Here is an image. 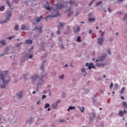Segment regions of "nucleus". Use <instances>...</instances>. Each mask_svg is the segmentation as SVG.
Segmentation results:
<instances>
[{"label":"nucleus","instance_id":"680f3d73","mask_svg":"<svg viewBox=\"0 0 127 127\" xmlns=\"http://www.w3.org/2000/svg\"><path fill=\"white\" fill-rule=\"evenodd\" d=\"M65 66L67 67H68V65L67 64H65V66H64V67H65Z\"/></svg>","mask_w":127,"mask_h":127},{"label":"nucleus","instance_id":"39448f33","mask_svg":"<svg viewBox=\"0 0 127 127\" xmlns=\"http://www.w3.org/2000/svg\"><path fill=\"white\" fill-rule=\"evenodd\" d=\"M12 16V14L11 12H7V14H6V20L2 22V23H4L7 22L8 20H9V18L11 17Z\"/></svg>","mask_w":127,"mask_h":127},{"label":"nucleus","instance_id":"6ab92c4d","mask_svg":"<svg viewBox=\"0 0 127 127\" xmlns=\"http://www.w3.org/2000/svg\"><path fill=\"white\" fill-rule=\"evenodd\" d=\"M21 30H26L27 29H26V26L24 25H21Z\"/></svg>","mask_w":127,"mask_h":127},{"label":"nucleus","instance_id":"e433bc0d","mask_svg":"<svg viewBox=\"0 0 127 127\" xmlns=\"http://www.w3.org/2000/svg\"><path fill=\"white\" fill-rule=\"evenodd\" d=\"M59 77L60 79H62L64 78V75L63 74L61 76H59Z\"/></svg>","mask_w":127,"mask_h":127},{"label":"nucleus","instance_id":"f3484780","mask_svg":"<svg viewBox=\"0 0 127 127\" xmlns=\"http://www.w3.org/2000/svg\"><path fill=\"white\" fill-rule=\"evenodd\" d=\"M35 29L38 30L40 33H41L42 31V28L41 27H36Z\"/></svg>","mask_w":127,"mask_h":127},{"label":"nucleus","instance_id":"2f4dec72","mask_svg":"<svg viewBox=\"0 0 127 127\" xmlns=\"http://www.w3.org/2000/svg\"><path fill=\"white\" fill-rule=\"evenodd\" d=\"M49 104H45V108H48V107H49Z\"/></svg>","mask_w":127,"mask_h":127},{"label":"nucleus","instance_id":"bb28decb","mask_svg":"<svg viewBox=\"0 0 127 127\" xmlns=\"http://www.w3.org/2000/svg\"><path fill=\"white\" fill-rule=\"evenodd\" d=\"M125 90V88L123 87L122 89V90L120 92V93L121 94H123L124 93Z\"/></svg>","mask_w":127,"mask_h":127},{"label":"nucleus","instance_id":"6e6d98bb","mask_svg":"<svg viewBox=\"0 0 127 127\" xmlns=\"http://www.w3.org/2000/svg\"><path fill=\"white\" fill-rule=\"evenodd\" d=\"M60 101H61L60 100L58 101L57 102V103H56V104H57L59 103V102H60Z\"/></svg>","mask_w":127,"mask_h":127},{"label":"nucleus","instance_id":"e2e57ef3","mask_svg":"<svg viewBox=\"0 0 127 127\" xmlns=\"http://www.w3.org/2000/svg\"><path fill=\"white\" fill-rule=\"evenodd\" d=\"M124 112H125V113H127V111H126V110H124Z\"/></svg>","mask_w":127,"mask_h":127},{"label":"nucleus","instance_id":"f03ea898","mask_svg":"<svg viewBox=\"0 0 127 127\" xmlns=\"http://www.w3.org/2000/svg\"><path fill=\"white\" fill-rule=\"evenodd\" d=\"M56 10L57 11V14L53 16L54 17H57L59 16V12L58 11V10L61 9L62 7H63V4H62L61 3H58V4H56Z\"/></svg>","mask_w":127,"mask_h":127},{"label":"nucleus","instance_id":"72a5a7b5","mask_svg":"<svg viewBox=\"0 0 127 127\" xmlns=\"http://www.w3.org/2000/svg\"><path fill=\"white\" fill-rule=\"evenodd\" d=\"M66 30H67V31L68 32H70V26H67V27H66Z\"/></svg>","mask_w":127,"mask_h":127},{"label":"nucleus","instance_id":"de8ad7c7","mask_svg":"<svg viewBox=\"0 0 127 127\" xmlns=\"http://www.w3.org/2000/svg\"><path fill=\"white\" fill-rule=\"evenodd\" d=\"M26 77V75H24L23 77H21V79H25V78Z\"/></svg>","mask_w":127,"mask_h":127},{"label":"nucleus","instance_id":"1a4fd4ad","mask_svg":"<svg viewBox=\"0 0 127 127\" xmlns=\"http://www.w3.org/2000/svg\"><path fill=\"white\" fill-rule=\"evenodd\" d=\"M125 114V110H124L123 111H119L118 115L120 117H122Z\"/></svg>","mask_w":127,"mask_h":127},{"label":"nucleus","instance_id":"338daca9","mask_svg":"<svg viewBox=\"0 0 127 127\" xmlns=\"http://www.w3.org/2000/svg\"><path fill=\"white\" fill-rule=\"evenodd\" d=\"M80 23L84 24V22H80Z\"/></svg>","mask_w":127,"mask_h":127},{"label":"nucleus","instance_id":"4468645a","mask_svg":"<svg viewBox=\"0 0 127 127\" xmlns=\"http://www.w3.org/2000/svg\"><path fill=\"white\" fill-rule=\"evenodd\" d=\"M33 41L31 40H27L26 41V44H32Z\"/></svg>","mask_w":127,"mask_h":127},{"label":"nucleus","instance_id":"603ef678","mask_svg":"<svg viewBox=\"0 0 127 127\" xmlns=\"http://www.w3.org/2000/svg\"><path fill=\"white\" fill-rule=\"evenodd\" d=\"M118 1L121 2H123L124 0H118Z\"/></svg>","mask_w":127,"mask_h":127},{"label":"nucleus","instance_id":"a19ab883","mask_svg":"<svg viewBox=\"0 0 127 127\" xmlns=\"http://www.w3.org/2000/svg\"><path fill=\"white\" fill-rule=\"evenodd\" d=\"M107 52L108 53V54H109V55L111 54V51H110V50L109 49L108 50Z\"/></svg>","mask_w":127,"mask_h":127},{"label":"nucleus","instance_id":"13d9d810","mask_svg":"<svg viewBox=\"0 0 127 127\" xmlns=\"http://www.w3.org/2000/svg\"><path fill=\"white\" fill-rule=\"evenodd\" d=\"M113 40V38H111V39H110V41H112Z\"/></svg>","mask_w":127,"mask_h":127},{"label":"nucleus","instance_id":"f8f14e48","mask_svg":"<svg viewBox=\"0 0 127 127\" xmlns=\"http://www.w3.org/2000/svg\"><path fill=\"white\" fill-rule=\"evenodd\" d=\"M42 18H43V16H41L38 17L36 20V22H41L42 21Z\"/></svg>","mask_w":127,"mask_h":127},{"label":"nucleus","instance_id":"a211bd4d","mask_svg":"<svg viewBox=\"0 0 127 127\" xmlns=\"http://www.w3.org/2000/svg\"><path fill=\"white\" fill-rule=\"evenodd\" d=\"M0 43L3 46H5L6 44V43L5 42V40L0 41Z\"/></svg>","mask_w":127,"mask_h":127},{"label":"nucleus","instance_id":"09e8293b","mask_svg":"<svg viewBox=\"0 0 127 127\" xmlns=\"http://www.w3.org/2000/svg\"><path fill=\"white\" fill-rule=\"evenodd\" d=\"M108 10L110 12H111V8H109L108 9Z\"/></svg>","mask_w":127,"mask_h":127},{"label":"nucleus","instance_id":"9b49d317","mask_svg":"<svg viewBox=\"0 0 127 127\" xmlns=\"http://www.w3.org/2000/svg\"><path fill=\"white\" fill-rule=\"evenodd\" d=\"M44 7L49 11H50L51 9H52V8L50 7L49 5H45Z\"/></svg>","mask_w":127,"mask_h":127},{"label":"nucleus","instance_id":"b1692460","mask_svg":"<svg viewBox=\"0 0 127 127\" xmlns=\"http://www.w3.org/2000/svg\"><path fill=\"white\" fill-rule=\"evenodd\" d=\"M73 14H74V12H70L68 14L67 16H68V17H70V16H71V15H73Z\"/></svg>","mask_w":127,"mask_h":127},{"label":"nucleus","instance_id":"774afa93","mask_svg":"<svg viewBox=\"0 0 127 127\" xmlns=\"http://www.w3.org/2000/svg\"><path fill=\"white\" fill-rule=\"evenodd\" d=\"M50 110H51L50 108H48V111H50Z\"/></svg>","mask_w":127,"mask_h":127},{"label":"nucleus","instance_id":"79ce46f5","mask_svg":"<svg viewBox=\"0 0 127 127\" xmlns=\"http://www.w3.org/2000/svg\"><path fill=\"white\" fill-rule=\"evenodd\" d=\"M46 98V95H43L42 96V99H43V98Z\"/></svg>","mask_w":127,"mask_h":127},{"label":"nucleus","instance_id":"6e6552de","mask_svg":"<svg viewBox=\"0 0 127 127\" xmlns=\"http://www.w3.org/2000/svg\"><path fill=\"white\" fill-rule=\"evenodd\" d=\"M69 4L70 5H74L76 7L78 6L77 2L75 1H73L72 0H70V1L69 2Z\"/></svg>","mask_w":127,"mask_h":127},{"label":"nucleus","instance_id":"4d7b16f0","mask_svg":"<svg viewBox=\"0 0 127 127\" xmlns=\"http://www.w3.org/2000/svg\"><path fill=\"white\" fill-rule=\"evenodd\" d=\"M36 93V92L35 91H33V92H32L33 94H35Z\"/></svg>","mask_w":127,"mask_h":127},{"label":"nucleus","instance_id":"7ed1b4c3","mask_svg":"<svg viewBox=\"0 0 127 127\" xmlns=\"http://www.w3.org/2000/svg\"><path fill=\"white\" fill-rule=\"evenodd\" d=\"M106 57V55H104L103 56L100 57L98 58V59L96 60V65L97 66H99L100 65H103L102 64L101 62L105 60Z\"/></svg>","mask_w":127,"mask_h":127},{"label":"nucleus","instance_id":"2eb2a0df","mask_svg":"<svg viewBox=\"0 0 127 127\" xmlns=\"http://www.w3.org/2000/svg\"><path fill=\"white\" fill-rule=\"evenodd\" d=\"M122 106L125 107V108H127V103L126 102H122Z\"/></svg>","mask_w":127,"mask_h":127},{"label":"nucleus","instance_id":"8fccbe9b","mask_svg":"<svg viewBox=\"0 0 127 127\" xmlns=\"http://www.w3.org/2000/svg\"><path fill=\"white\" fill-rule=\"evenodd\" d=\"M32 57H33V56H32L31 55H30L29 56V59H32Z\"/></svg>","mask_w":127,"mask_h":127},{"label":"nucleus","instance_id":"4c0bfd02","mask_svg":"<svg viewBox=\"0 0 127 127\" xmlns=\"http://www.w3.org/2000/svg\"><path fill=\"white\" fill-rule=\"evenodd\" d=\"M41 70H44V66L43 64L42 65V67H41Z\"/></svg>","mask_w":127,"mask_h":127},{"label":"nucleus","instance_id":"473e14b6","mask_svg":"<svg viewBox=\"0 0 127 127\" xmlns=\"http://www.w3.org/2000/svg\"><path fill=\"white\" fill-rule=\"evenodd\" d=\"M14 37H15V36H12V37H8V38H7V39L11 40Z\"/></svg>","mask_w":127,"mask_h":127},{"label":"nucleus","instance_id":"49530a36","mask_svg":"<svg viewBox=\"0 0 127 127\" xmlns=\"http://www.w3.org/2000/svg\"><path fill=\"white\" fill-rule=\"evenodd\" d=\"M104 32H102V33L101 34V36L102 37L103 36V35H104Z\"/></svg>","mask_w":127,"mask_h":127},{"label":"nucleus","instance_id":"58836bf2","mask_svg":"<svg viewBox=\"0 0 127 127\" xmlns=\"http://www.w3.org/2000/svg\"><path fill=\"white\" fill-rule=\"evenodd\" d=\"M65 122L64 120H60L59 121V122Z\"/></svg>","mask_w":127,"mask_h":127},{"label":"nucleus","instance_id":"ea45409f","mask_svg":"<svg viewBox=\"0 0 127 127\" xmlns=\"http://www.w3.org/2000/svg\"><path fill=\"white\" fill-rule=\"evenodd\" d=\"M33 121V119H31L29 120V123H32Z\"/></svg>","mask_w":127,"mask_h":127},{"label":"nucleus","instance_id":"37998d69","mask_svg":"<svg viewBox=\"0 0 127 127\" xmlns=\"http://www.w3.org/2000/svg\"><path fill=\"white\" fill-rule=\"evenodd\" d=\"M113 86V83H111L110 86V88L111 89Z\"/></svg>","mask_w":127,"mask_h":127},{"label":"nucleus","instance_id":"0e129e2a","mask_svg":"<svg viewBox=\"0 0 127 127\" xmlns=\"http://www.w3.org/2000/svg\"><path fill=\"white\" fill-rule=\"evenodd\" d=\"M93 2H91V3H90L89 5H91L92 4Z\"/></svg>","mask_w":127,"mask_h":127},{"label":"nucleus","instance_id":"7c9ffc66","mask_svg":"<svg viewBox=\"0 0 127 127\" xmlns=\"http://www.w3.org/2000/svg\"><path fill=\"white\" fill-rule=\"evenodd\" d=\"M18 27H19L18 25H16L15 27H14V30H18Z\"/></svg>","mask_w":127,"mask_h":127},{"label":"nucleus","instance_id":"4be33fe9","mask_svg":"<svg viewBox=\"0 0 127 127\" xmlns=\"http://www.w3.org/2000/svg\"><path fill=\"white\" fill-rule=\"evenodd\" d=\"M6 2L7 4L8 5V6L9 7H11V5H10V3L9 0H6Z\"/></svg>","mask_w":127,"mask_h":127},{"label":"nucleus","instance_id":"5701e85b","mask_svg":"<svg viewBox=\"0 0 127 127\" xmlns=\"http://www.w3.org/2000/svg\"><path fill=\"white\" fill-rule=\"evenodd\" d=\"M52 17V16L49 15V16H48V17L45 18V19H46V21H48V19H49V20H50V18H51Z\"/></svg>","mask_w":127,"mask_h":127},{"label":"nucleus","instance_id":"393cba45","mask_svg":"<svg viewBox=\"0 0 127 127\" xmlns=\"http://www.w3.org/2000/svg\"><path fill=\"white\" fill-rule=\"evenodd\" d=\"M103 3V1H100L99 2H98L96 3V5H99Z\"/></svg>","mask_w":127,"mask_h":127},{"label":"nucleus","instance_id":"423d86ee","mask_svg":"<svg viewBox=\"0 0 127 127\" xmlns=\"http://www.w3.org/2000/svg\"><path fill=\"white\" fill-rule=\"evenodd\" d=\"M85 66H86V67H88V69H91L92 67L95 68V67L93 65V64H90V65H89V64H88V63H86V64H85Z\"/></svg>","mask_w":127,"mask_h":127},{"label":"nucleus","instance_id":"ddd939ff","mask_svg":"<svg viewBox=\"0 0 127 127\" xmlns=\"http://www.w3.org/2000/svg\"><path fill=\"white\" fill-rule=\"evenodd\" d=\"M45 77V76H43L42 77H41V79H40V80L41 81V82H39L38 83V85H41L42 84H43V77Z\"/></svg>","mask_w":127,"mask_h":127},{"label":"nucleus","instance_id":"c03bdc74","mask_svg":"<svg viewBox=\"0 0 127 127\" xmlns=\"http://www.w3.org/2000/svg\"><path fill=\"white\" fill-rule=\"evenodd\" d=\"M126 17H127V13L126 14L125 17L124 18L123 20H125L126 19Z\"/></svg>","mask_w":127,"mask_h":127},{"label":"nucleus","instance_id":"864d4df0","mask_svg":"<svg viewBox=\"0 0 127 127\" xmlns=\"http://www.w3.org/2000/svg\"><path fill=\"white\" fill-rule=\"evenodd\" d=\"M92 115H93V118H94V117L95 116V113H92Z\"/></svg>","mask_w":127,"mask_h":127},{"label":"nucleus","instance_id":"3c124183","mask_svg":"<svg viewBox=\"0 0 127 127\" xmlns=\"http://www.w3.org/2000/svg\"><path fill=\"white\" fill-rule=\"evenodd\" d=\"M40 102H41V101L39 100V101L37 102V104L39 105Z\"/></svg>","mask_w":127,"mask_h":127},{"label":"nucleus","instance_id":"c85d7f7f","mask_svg":"<svg viewBox=\"0 0 127 127\" xmlns=\"http://www.w3.org/2000/svg\"><path fill=\"white\" fill-rule=\"evenodd\" d=\"M88 20H89V21L91 22V21H94L95 20V19H94V18H89L88 19Z\"/></svg>","mask_w":127,"mask_h":127},{"label":"nucleus","instance_id":"a878e982","mask_svg":"<svg viewBox=\"0 0 127 127\" xmlns=\"http://www.w3.org/2000/svg\"><path fill=\"white\" fill-rule=\"evenodd\" d=\"M77 42H80L81 41V38L79 36L77 37Z\"/></svg>","mask_w":127,"mask_h":127},{"label":"nucleus","instance_id":"bf43d9fd","mask_svg":"<svg viewBox=\"0 0 127 127\" xmlns=\"http://www.w3.org/2000/svg\"><path fill=\"white\" fill-rule=\"evenodd\" d=\"M78 12H76V14H75V16L78 15Z\"/></svg>","mask_w":127,"mask_h":127},{"label":"nucleus","instance_id":"cd10ccee","mask_svg":"<svg viewBox=\"0 0 127 127\" xmlns=\"http://www.w3.org/2000/svg\"><path fill=\"white\" fill-rule=\"evenodd\" d=\"M22 96H23V94L22 93H20L19 94H18V97L19 98H21Z\"/></svg>","mask_w":127,"mask_h":127},{"label":"nucleus","instance_id":"5fc2aeb1","mask_svg":"<svg viewBox=\"0 0 127 127\" xmlns=\"http://www.w3.org/2000/svg\"><path fill=\"white\" fill-rule=\"evenodd\" d=\"M71 10V8H68L66 12L69 11Z\"/></svg>","mask_w":127,"mask_h":127},{"label":"nucleus","instance_id":"20e7f679","mask_svg":"<svg viewBox=\"0 0 127 127\" xmlns=\"http://www.w3.org/2000/svg\"><path fill=\"white\" fill-rule=\"evenodd\" d=\"M65 24L63 23H61V22H59V25L58 26V32L57 33V34L58 35L61 34V31H60L61 29H62V28H63V26H64Z\"/></svg>","mask_w":127,"mask_h":127},{"label":"nucleus","instance_id":"9d476101","mask_svg":"<svg viewBox=\"0 0 127 127\" xmlns=\"http://www.w3.org/2000/svg\"><path fill=\"white\" fill-rule=\"evenodd\" d=\"M37 78H38V75H35L32 76L31 77V79H32V81L33 82V81H35Z\"/></svg>","mask_w":127,"mask_h":127},{"label":"nucleus","instance_id":"aec40b11","mask_svg":"<svg viewBox=\"0 0 127 127\" xmlns=\"http://www.w3.org/2000/svg\"><path fill=\"white\" fill-rule=\"evenodd\" d=\"M78 108L81 110V112H83L85 108L83 107H79Z\"/></svg>","mask_w":127,"mask_h":127},{"label":"nucleus","instance_id":"c9c22d12","mask_svg":"<svg viewBox=\"0 0 127 127\" xmlns=\"http://www.w3.org/2000/svg\"><path fill=\"white\" fill-rule=\"evenodd\" d=\"M19 1V0H13V2H14L15 3H17Z\"/></svg>","mask_w":127,"mask_h":127},{"label":"nucleus","instance_id":"dca6fc26","mask_svg":"<svg viewBox=\"0 0 127 127\" xmlns=\"http://www.w3.org/2000/svg\"><path fill=\"white\" fill-rule=\"evenodd\" d=\"M75 107L70 106V107H69L68 109H67V111H70V110H75Z\"/></svg>","mask_w":127,"mask_h":127},{"label":"nucleus","instance_id":"f257e3e1","mask_svg":"<svg viewBox=\"0 0 127 127\" xmlns=\"http://www.w3.org/2000/svg\"><path fill=\"white\" fill-rule=\"evenodd\" d=\"M11 80L6 73L0 71V88H4Z\"/></svg>","mask_w":127,"mask_h":127},{"label":"nucleus","instance_id":"412c9836","mask_svg":"<svg viewBox=\"0 0 127 127\" xmlns=\"http://www.w3.org/2000/svg\"><path fill=\"white\" fill-rule=\"evenodd\" d=\"M5 9V7L4 6H0V11H3Z\"/></svg>","mask_w":127,"mask_h":127},{"label":"nucleus","instance_id":"c756f323","mask_svg":"<svg viewBox=\"0 0 127 127\" xmlns=\"http://www.w3.org/2000/svg\"><path fill=\"white\" fill-rule=\"evenodd\" d=\"M58 105H57V104H56V105H52V107L54 108V109H55L57 107Z\"/></svg>","mask_w":127,"mask_h":127},{"label":"nucleus","instance_id":"f704fd0d","mask_svg":"<svg viewBox=\"0 0 127 127\" xmlns=\"http://www.w3.org/2000/svg\"><path fill=\"white\" fill-rule=\"evenodd\" d=\"M80 31V28L79 27H77V29L75 30V32H78Z\"/></svg>","mask_w":127,"mask_h":127},{"label":"nucleus","instance_id":"69168bd1","mask_svg":"<svg viewBox=\"0 0 127 127\" xmlns=\"http://www.w3.org/2000/svg\"><path fill=\"white\" fill-rule=\"evenodd\" d=\"M121 98H122V99H123V100L124 99V97H123V96L121 97Z\"/></svg>","mask_w":127,"mask_h":127},{"label":"nucleus","instance_id":"a18cd8bd","mask_svg":"<svg viewBox=\"0 0 127 127\" xmlns=\"http://www.w3.org/2000/svg\"><path fill=\"white\" fill-rule=\"evenodd\" d=\"M81 71H82V72H84L85 71V69H84V68H82V69H81Z\"/></svg>","mask_w":127,"mask_h":127},{"label":"nucleus","instance_id":"052dcab7","mask_svg":"<svg viewBox=\"0 0 127 127\" xmlns=\"http://www.w3.org/2000/svg\"><path fill=\"white\" fill-rule=\"evenodd\" d=\"M89 33V34H91V33H92V31H91H91H90Z\"/></svg>","mask_w":127,"mask_h":127},{"label":"nucleus","instance_id":"0eeeda50","mask_svg":"<svg viewBox=\"0 0 127 127\" xmlns=\"http://www.w3.org/2000/svg\"><path fill=\"white\" fill-rule=\"evenodd\" d=\"M103 41H104V38H98V39H97V43H98L99 45H103Z\"/></svg>","mask_w":127,"mask_h":127}]
</instances>
